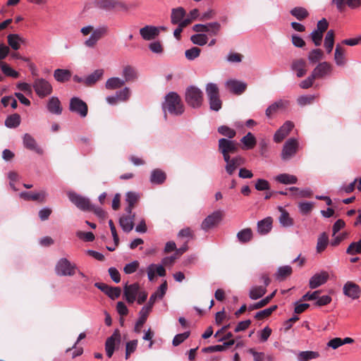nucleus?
Here are the masks:
<instances>
[{
	"label": "nucleus",
	"instance_id": "obj_35",
	"mask_svg": "<svg viewBox=\"0 0 361 361\" xmlns=\"http://www.w3.org/2000/svg\"><path fill=\"white\" fill-rule=\"evenodd\" d=\"M345 49L340 44H337L336 46L335 49V54H334V59L336 61V63L338 66H344L345 63Z\"/></svg>",
	"mask_w": 361,
	"mask_h": 361
},
{
	"label": "nucleus",
	"instance_id": "obj_49",
	"mask_svg": "<svg viewBox=\"0 0 361 361\" xmlns=\"http://www.w3.org/2000/svg\"><path fill=\"white\" fill-rule=\"evenodd\" d=\"M241 142L244 145L246 149H252L257 143L255 137L251 133H248L246 135L243 137Z\"/></svg>",
	"mask_w": 361,
	"mask_h": 361
},
{
	"label": "nucleus",
	"instance_id": "obj_44",
	"mask_svg": "<svg viewBox=\"0 0 361 361\" xmlns=\"http://www.w3.org/2000/svg\"><path fill=\"white\" fill-rule=\"evenodd\" d=\"M276 292V290H274L272 293H271L270 295H269L268 296H267L262 300H260L253 305H250L248 307V310L250 311H252L254 310H258V309H260V308L266 306L271 301V300L274 297Z\"/></svg>",
	"mask_w": 361,
	"mask_h": 361
},
{
	"label": "nucleus",
	"instance_id": "obj_28",
	"mask_svg": "<svg viewBox=\"0 0 361 361\" xmlns=\"http://www.w3.org/2000/svg\"><path fill=\"white\" fill-rule=\"evenodd\" d=\"M135 214L123 216L120 218L119 224L123 231L128 233L131 231L134 227Z\"/></svg>",
	"mask_w": 361,
	"mask_h": 361
},
{
	"label": "nucleus",
	"instance_id": "obj_41",
	"mask_svg": "<svg viewBox=\"0 0 361 361\" xmlns=\"http://www.w3.org/2000/svg\"><path fill=\"white\" fill-rule=\"evenodd\" d=\"M290 14L298 20H303L309 16V12L303 7H295L290 11Z\"/></svg>",
	"mask_w": 361,
	"mask_h": 361
},
{
	"label": "nucleus",
	"instance_id": "obj_14",
	"mask_svg": "<svg viewBox=\"0 0 361 361\" xmlns=\"http://www.w3.org/2000/svg\"><path fill=\"white\" fill-rule=\"evenodd\" d=\"M343 293L353 300L357 299L360 296L361 288L355 283L348 281L343 286Z\"/></svg>",
	"mask_w": 361,
	"mask_h": 361
},
{
	"label": "nucleus",
	"instance_id": "obj_12",
	"mask_svg": "<svg viewBox=\"0 0 361 361\" xmlns=\"http://www.w3.org/2000/svg\"><path fill=\"white\" fill-rule=\"evenodd\" d=\"M140 291V285L137 283L128 285L126 283L123 288V295L128 303H133Z\"/></svg>",
	"mask_w": 361,
	"mask_h": 361
},
{
	"label": "nucleus",
	"instance_id": "obj_8",
	"mask_svg": "<svg viewBox=\"0 0 361 361\" xmlns=\"http://www.w3.org/2000/svg\"><path fill=\"white\" fill-rule=\"evenodd\" d=\"M32 85L36 94L41 98L51 94L53 90L51 85L43 78L35 79Z\"/></svg>",
	"mask_w": 361,
	"mask_h": 361
},
{
	"label": "nucleus",
	"instance_id": "obj_42",
	"mask_svg": "<svg viewBox=\"0 0 361 361\" xmlns=\"http://www.w3.org/2000/svg\"><path fill=\"white\" fill-rule=\"evenodd\" d=\"M334 31L330 30L327 32L324 39V47L328 54L331 53L334 46Z\"/></svg>",
	"mask_w": 361,
	"mask_h": 361
},
{
	"label": "nucleus",
	"instance_id": "obj_25",
	"mask_svg": "<svg viewBox=\"0 0 361 361\" xmlns=\"http://www.w3.org/2000/svg\"><path fill=\"white\" fill-rule=\"evenodd\" d=\"M307 63L303 59H295L292 62L291 69L296 72L298 78L303 77L307 73Z\"/></svg>",
	"mask_w": 361,
	"mask_h": 361
},
{
	"label": "nucleus",
	"instance_id": "obj_51",
	"mask_svg": "<svg viewBox=\"0 0 361 361\" xmlns=\"http://www.w3.org/2000/svg\"><path fill=\"white\" fill-rule=\"evenodd\" d=\"M190 40L194 44L204 46L208 42V37L203 33L195 34L190 37Z\"/></svg>",
	"mask_w": 361,
	"mask_h": 361
},
{
	"label": "nucleus",
	"instance_id": "obj_39",
	"mask_svg": "<svg viewBox=\"0 0 361 361\" xmlns=\"http://www.w3.org/2000/svg\"><path fill=\"white\" fill-rule=\"evenodd\" d=\"M267 293V288L263 286H253L249 293V296L252 300H257L262 298Z\"/></svg>",
	"mask_w": 361,
	"mask_h": 361
},
{
	"label": "nucleus",
	"instance_id": "obj_64",
	"mask_svg": "<svg viewBox=\"0 0 361 361\" xmlns=\"http://www.w3.org/2000/svg\"><path fill=\"white\" fill-rule=\"evenodd\" d=\"M139 198V195L135 192H128L126 194V202L130 205L135 206Z\"/></svg>",
	"mask_w": 361,
	"mask_h": 361
},
{
	"label": "nucleus",
	"instance_id": "obj_2",
	"mask_svg": "<svg viewBox=\"0 0 361 361\" xmlns=\"http://www.w3.org/2000/svg\"><path fill=\"white\" fill-rule=\"evenodd\" d=\"M164 111H168L170 114L179 116L184 112V106L180 96L171 92L166 94L165 102L163 104Z\"/></svg>",
	"mask_w": 361,
	"mask_h": 361
},
{
	"label": "nucleus",
	"instance_id": "obj_47",
	"mask_svg": "<svg viewBox=\"0 0 361 361\" xmlns=\"http://www.w3.org/2000/svg\"><path fill=\"white\" fill-rule=\"evenodd\" d=\"M292 268L290 266L281 267L276 274V279L279 281H283L292 274Z\"/></svg>",
	"mask_w": 361,
	"mask_h": 361
},
{
	"label": "nucleus",
	"instance_id": "obj_26",
	"mask_svg": "<svg viewBox=\"0 0 361 361\" xmlns=\"http://www.w3.org/2000/svg\"><path fill=\"white\" fill-rule=\"evenodd\" d=\"M186 11L183 7H178L171 10V22L173 25H179L185 18Z\"/></svg>",
	"mask_w": 361,
	"mask_h": 361
},
{
	"label": "nucleus",
	"instance_id": "obj_10",
	"mask_svg": "<svg viewBox=\"0 0 361 361\" xmlns=\"http://www.w3.org/2000/svg\"><path fill=\"white\" fill-rule=\"evenodd\" d=\"M69 110L77 113L84 118L87 115L88 106L87 104L78 97H73L70 100Z\"/></svg>",
	"mask_w": 361,
	"mask_h": 361
},
{
	"label": "nucleus",
	"instance_id": "obj_33",
	"mask_svg": "<svg viewBox=\"0 0 361 361\" xmlns=\"http://www.w3.org/2000/svg\"><path fill=\"white\" fill-rule=\"evenodd\" d=\"M279 210L281 212L280 216L279 217L280 224L284 227H290L293 226L294 221L290 216L288 212L281 207H279Z\"/></svg>",
	"mask_w": 361,
	"mask_h": 361
},
{
	"label": "nucleus",
	"instance_id": "obj_60",
	"mask_svg": "<svg viewBox=\"0 0 361 361\" xmlns=\"http://www.w3.org/2000/svg\"><path fill=\"white\" fill-rule=\"evenodd\" d=\"M255 187L259 191L268 190L270 189V184L267 180L259 178L256 180Z\"/></svg>",
	"mask_w": 361,
	"mask_h": 361
},
{
	"label": "nucleus",
	"instance_id": "obj_52",
	"mask_svg": "<svg viewBox=\"0 0 361 361\" xmlns=\"http://www.w3.org/2000/svg\"><path fill=\"white\" fill-rule=\"evenodd\" d=\"M0 67L2 72L6 75L9 77H12L13 78H18L20 75L19 73L12 69L7 63L3 61H0Z\"/></svg>",
	"mask_w": 361,
	"mask_h": 361
},
{
	"label": "nucleus",
	"instance_id": "obj_22",
	"mask_svg": "<svg viewBox=\"0 0 361 361\" xmlns=\"http://www.w3.org/2000/svg\"><path fill=\"white\" fill-rule=\"evenodd\" d=\"M329 279V274L326 271H322L314 274L310 280L309 286L312 289L324 284Z\"/></svg>",
	"mask_w": 361,
	"mask_h": 361
},
{
	"label": "nucleus",
	"instance_id": "obj_13",
	"mask_svg": "<svg viewBox=\"0 0 361 361\" xmlns=\"http://www.w3.org/2000/svg\"><path fill=\"white\" fill-rule=\"evenodd\" d=\"M121 342V334L118 330H116L113 334L109 337L105 342V350L106 355L109 357H111L114 350L116 343Z\"/></svg>",
	"mask_w": 361,
	"mask_h": 361
},
{
	"label": "nucleus",
	"instance_id": "obj_62",
	"mask_svg": "<svg viewBox=\"0 0 361 361\" xmlns=\"http://www.w3.org/2000/svg\"><path fill=\"white\" fill-rule=\"evenodd\" d=\"M323 35L324 33L315 30L311 33L310 37L315 46L319 47L321 45Z\"/></svg>",
	"mask_w": 361,
	"mask_h": 361
},
{
	"label": "nucleus",
	"instance_id": "obj_45",
	"mask_svg": "<svg viewBox=\"0 0 361 361\" xmlns=\"http://www.w3.org/2000/svg\"><path fill=\"white\" fill-rule=\"evenodd\" d=\"M329 244V236L326 233H322L317 239V251L319 253L322 252Z\"/></svg>",
	"mask_w": 361,
	"mask_h": 361
},
{
	"label": "nucleus",
	"instance_id": "obj_48",
	"mask_svg": "<svg viewBox=\"0 0 361 361\" xmlns=\"http://www.w3.org/2000/svg\"><path fill=\"white\" fill-rule=\"evenodd\" d=\"M324 57V52L320 49H315L312 50L308 54V60L310 63H315Z\"/></svg>",
	"mask_w": 361,
	"mask_h": 361
},
{
	"label": "nucleus",
	"instance_id": "obj_57",
	"mask_svg": "<svg viewBox=\"0 0 361 361\" xmlns=\"http://www.w3.org/2000/svg\"><path fill=\"white\" fill-rule=\"evenodd\" d=\"M201 52V49L197 47H193L185 51V56L188 60H194L197 58Z\"/></svg>",
	"mask_w": 361,
	"mask_h": 361
},
{
	"label": "nucleus",
	"instance_id": "obj_9",
	"mask_svg": "<svg viewBox=\"0 0 361 361\" xmlns=\"http://www.w3.org/2000/svg\"><path fill=\"white\" fill-rule=\"evenodd\" d=\"M298 149V142L294 138L288 139L284 144L281 158L283 160L287 161L290 159L296 154Z\"/></svg>",
	"mask_w": 361,
	"mask_h": 361
},
{
	"label": "nucleus",
	"instance_id": "obj_5",
	"mask_svg": "<svg viewBox=\"0 0 361 361\" xmlns=\"http://www.w3.org/2000/svg\"><path fill=\"white\" fill-rule=\"evenodd\" d=\"M238 150V144L226 138L219 140V151L222 154L224 161H228L230 154L236 153Z\"/></svg>",
	"mask_w": 361,
	"mask_h": 361
},
{
	"label": "nucleus",
	"instance_id": "obj_31",
	"mask_svg": "<svg viewBox=\"0 0 361 361\" xmlns=\"http://www.w3.org/2000/svg\"><path fill=\"white\" fill-rule=\"evenodd\" d=\"M104 74V71L102 69H97L94 71L92 73L87 75L84 80V84L86 86H92L97 81L102 79Z\"/></svg>",
	"mask_w": 361,
	"mask_h": 361
},
{
	"label": "nucleus",
	"instance_id": "obj_53",
	"mask_svg": "<svg viewBox=\"0 0 361 361\" xmlns=\"http://www.w3.org/2000/svg\"><path fill=\"white\" fill-rule=\"evenodd\" d=\"M346 253L350 255L361 254V238L357 242L351 243L346 250Z\"/></svg>",
	"mask_w": 361,
	"mask_h": 361
},
{
	"label": "nucleus",
	"instance_id": "obj_30",
	"mask_svg": "<svg viewBox=\"0 0 361 361\" xmlns=\"http://www.w3.org/2000/svg\"><path fill=\"white\" fill-rule=\"evenodd\" d=\"M8 45L14 50H18L20 47V44H24L25 40L18 34H10L7 36Z\"/></svg>",
	"mask_w": 361,
	"mask_h": 361
},
{
	"label": "nucleus",
	"instance_id": "obj_29",
	"mask_svg": "<svg viewBox=\"0 0 361 361\" xmlns=\"http://www.w3.org/2000/svg\"><path fill=\"white\" fill-rule=\"evenodd\" d=\"M123 76L126 82H132L137 80V71L134 67L126 66L123 69Z\"/></svg>",
	"mask_w": 361,
	"mask_h": 361
},
{
	"label": "nucleus",
	"instance_id": "obj_59",
	"mask_svg": "<svg viewBox=\"0 0 361 361\" xmlns=\"http://www.w3.org/2000/svg\"><path fill=\"white\" fill-rule=\"evenodd\" d=\"M137 341L133 340L126 343V359L128 360L131 353H134L137 348Z\"/></svg>",
	"mask_w": 361,
	"mask_h": 361
},
{
	"label": "nucleus",
	"instance_id": "obj_37",
	"mask_svg": "<svg viewBox=\"0 0 361 361\" xmlns=\"http://www.w3.org/2000/svg\"><path fill=\"white\" fill-rule=\"evenodd\" d=\"M54 77L57 81L64 82L70 80L71 72L66 69L58 68L54 71Z\"/></svg>",
	"mask_w": 361,
	"mask_h": 361
},
{
	"label": "nucleus",
	"instance_id": "obj_15",
	"mask_svg": "<svg viewBox=\"0 0 361 361\" xmlns=\"http://www.w3.org/2000/svg\"><path fill=\"white\" fill-rule=\"evenodd\" d=\"M294 124L291 121H286L283 125L276 132L274 140L276 142H281L293 128Z\"/></svg>",
	"mask_w": 361,
	"mask_h": 361
},
{
	"label": "nucleus",
	"instance_id": "obj_32",
	"mask_svg": "<svg viewBox=\"0 0 361 361\" xmlns=\"http://www.w3.org/2000/svg\"><path fill=\"white\" fill-rule=\"evenodd\" d=\"M288 104V102L283 100H279L273 103L266 109V116L270 118L272 115L275 114L279 109L286 108Z\"/></svg>",
	"mask_w": 361,
	"mask_h": 361
},
{
	"label": "nucleus",
	"instance_id": "obj_56",
	"mask_svg": "<svg viewBox=\"0 0 361 361\" xmlns=\"http://www.w3.org/2000/svg\"><path fill=\"white\" fill-rule=\"evenodd\" d=\"M218 132L221 135L227 137L229 139L233 138L235 135L236 132L234 129L229 128L227 126H221L218 128Z\"/></svg>",
	"mask_w": 361,
	"mask_h": 361
},
{
	"label": "nucleus",
	"instance_id": "obj_40",
	"mask_svg": "<svg viewBox=\"0 0 361 361\" xmlns=\"http://www.w3.org/2000/svg\"><path fill=\"white\" fill-rule=\"evenodd\" d=\"M252 231L250 228H244L237 233V238L242 243L250 242L252 239Z\"/></svg>",
	"mask_w": 361,
	"mask_h": 361
},
{
	"label": "nucleus",
	"instance_id": "obj_63",
	"mask_svg": "<svg viewBox=\"0 0 361 361\" xmlns=\"http://www.w3.org/2000/svg\"><path fill=\"white\" fill-rule=\"evenodd\" d=\"M190 336V332H184L183 334H179L175 336L173 339L172 343L174 346H177L183 343L185 339H187Z\"/></svg>",
	"mask_w": 361,
	"mask_h": 361
},
{
	"label": "nucleus",
	"instance_id": "obj_11",
	"mask_svg": "<svg viewBox=\"0 0 361 361\" xmlns=\"http://www.w3.org/2000/svg\"><path fill=\"white\" fill-rule=\"evenodd\" d=\"M69 200L78 208L83 211H89L91 209V202L88 198L81 196L75 192L68 194Z\"/></svg>",
	"mask_w": 361,
	"mask_h": 361
},
{
	"label": "nucleus",
	"instance_id": "obj_7",
	"mask_svg": "<svg viewBox=\"0 0 361 361\" xmlns=\"http://www.w3.org/2000/svg\"><path fill=\"white\" fill-rule=\"evenodd\" d=\"M224 212L221 210L214 212L207 216L201 224V228L205 231L216 227L222 220Z\"/></svg>",
	"mask_w": 361,
	"mask_h": 361
},
{
	"label": "nucleus",
	"instance_id": "obj_16",
	"mask_svg": "<svg viewBox=\"0 0 361 361\" xmlns=\"http://www.w3.org/2000/svg\"><path fill=\"white\" fill-rule=\"evenodd\" d=\"M332 4L336 5L340 12L345 11V7L354 9L361 6V0H332Z\"/></svg>",
	"mask_w": 361,
	"mask_h": 361
},
{
	"label": "nucleus",
	"instance_id": "obj_38",
	"mask_svg": "<svg viewBox=\"0 0 361 361\" xmlns=\"http://www.w3.org/2000/svg\"><path fill=\"white\" fill-rule=\"evenodd\" d=\"M275 180L282 184H295L298 182V178L295 176L288 173H281L276 176Z\"/></svg>",
	"mask_w": 361,
	"mask_h": 361
},
{
	"label": "nucleus",
	"instance_id": "obj_21",
	"mask_svg": "<svg viewBox=\"0 0 361 361\" xmlns=\"http://www.w3.org/2000/svg\"><path fill=\"white\" fill-rule=\"evenodd\" d=\"M331 71V65L328 62L319 63L312 71V74L316 78H322Z\"/></svg>",
	"mask_w": 361,
	"mask_h": 361
},
{
	"label": "nucleus",
	"instance_id": "obj_34",
	"mask_svg": "<svg viewBox=\"0 0 361 361\" xmlns=\"http://www.w3.org/2000/svg\"><path fill=\"white\" fill-rule=\"evenodd\" d=\"M47 109L52 114L57 115L61 114L62 112V108L59 98L56 97H52L48 102Z\"/></svg>",
	"mask_w": 361,
	"mask_h": 361
},
{
	"label": "nucleus",
	"instance_id": "obj_61",
	"mask_svg": "<svg viewBox=\"0 0 361 361\" xmlns=\"http://www.w3.org/2000/svg\"><path fill=\"white\" fill-rule=\"evenodd\" d=\"M209 106L210 109L213 111H218L221 109L222 102L220 99V97L218 96L216 97H214L212 99H209Z\"/></svg>",
	"mask_w": 361,
	"mask_h": 361
},
{
	"label": "nucleus",
	"instance_id": "obj_27",
	"mask_svg": "<svg viewBox=\"0 0 361 361\" xmlns=\"http://www.w3.org/2000/svg\"><path fill=\"white\" fill-rule=\"evenodd\" d=\"M273 219L271 217H267L257 222V231L261 235H266L270 232L272 228Z\"/></svg>",
	"mask_w": 361,
	"mask_h": 361
},
{
	"label": "nucleus",
	"instance_id": "obj_4",
	"mask_svg": "<svg viewBox=\"0 0 361 361\" xmlns=\"http://www.w3.org/2000/svg\"><path fill=\"white\" fill-rule=\"evenodd\" d=\"M157 293H153L148 301V303L144 306L142 310L140 312V317L138 320L137 321L135 326V331L136 333H140V329L144 325V324L146 322L147 319L148 317L149 314L152 311V309L153 307L154 304L155 303L157 300Z\"/></svg>",
	"mask_w": 361,
	"mask_h": 361
},
{
	"label": "nucleus",
	"instance_id": "obj_18",
	"mask_svg": "<svg viewBox=\"0 0 361 361\" xmlns=\"http://www.w3.org/2000/svg\"><path fill=\"white\" fill-rule=\"evenodd\" d=\"M226 162V171L229 175H232L236 169L245 164V159L240 156H238L231 159V157H228V161H225Z\"/></svg>",
	"mask_w": 361,
	"mask_h": 361
},
{
	"label": "nucleus",
	"instance_id": "obj_43",
	"mask_svg": "<svg viewBox=\"0 0 361 361\" xmlns=\"http://www.w3.org/2000/svg\"><path fill=\"white\" fill-rule=\"evenodd\" d=\"M126 83L123 79L119 78H111L107 80L106 82V88L109 90H114L117 88H120L123 86Z\"/></svg>",
	"mask_w": 361,
	"mask_h": 361
},
{
	"label": "nucleus",
	"instance_id": "obj_19",
	"mask_svg": "<svg viewBox=\"0 0 361 361\" xmlns=\"http://www.w3.org/2000/svg\"><path fill=\"white\" fill-rule=\"evenodd\" d=\"M140 34L145 40H152L159 34V30L157 27L152 25H146L140 30Z\"/></svg>",
	"mask_w": 361,
	"mask_h": 361
},
{
	"label": "nucleus",
	"instance_id": "obj_17",
	"mask_svg": "<svg viewBox=\"0 0 361 361\" xmlns=\"http://www.w3.org/2000/svg\"><path fill=\"white\" fill-rule=\"evenodd\" d=\"M226 85L230 92L238 95L243 94L247 88L246 83L236 80H228Z\"/></svg>",
	"mask_w": 361,
	"mask_h": 361
},
{
	"label": "nucleus",
	"instance_id": "obj_3",
	"mask_svg": "<svg viewBox=\"0 0 361 361\" xmlns=\"http://www.w3.org/2000/svg\"><path fill=\"white\" fill-rule=\"evenodd\" d=\"M185 101L192 108H199L203 102V93L197 87L190 86L185 92Z\"/></svg>",
	"mask_w": 361,
	"mask_h": 361
},
{
	"label": "nucleus",
	"instance_id": "obj_36",
	"mask_svg": "<svg viewBox=\"0 0 361 361\" xmlns=\"http://www.w3.org/2000/svg\"><path fill=\"white\" fill-rule=\"evenodd\" d=\"M166 178V173L160 169H154L152 171L150 176V181L153 184H162Z\"/></svg>",
	"mask_w": 361,
	"mask_h": 361
},
{
	"label": "nucleus",
	"instance_id": "obj_50",
	"mask_svg": "<svg viewBox=\"0 0 361 361\" xmlns=\"http://www.w3.org/2000/svg\"><path fill=\"white\" fill-rule=\"evenodd\" d=\"M20 123V116L18 114H13L7 117L5 125L8 128H16Z\"/></svg>",
	"mask_w": 361,
	"mask_h": 361
},
{
	"label": "nucleus",
	"instance_id": "obj_46",
	"mask_svg": "<svg viewBox=\"0 0 361 361\" xmlns=\"http://www.w3.org/2000/svg\"><path fill=\"white\" fill-rule=\"evenodd\" d=\"M319 357V354L316 351H302L298 355V361H310Z\"/></svg>",
	"mask_w": 361,
	"mask_h": 361
},
{
	"label": "nucleus",
	"instance_id": "obj_23",
	"mask_svg": "<svg viewBox=\"0 0 361 361\" xmlns=\"http://www.w3.org/2000/svg\"><path fill=\"white\" fill-rule=\"evenodd\" d=\"M20 197L27 201L32 200L43 203L46 200L47 193L45 191H41L37 193L31 192H22Z\"/></svg>",
	"mask_w": 361,
	"mask_h": 361
},
{
	"label": "nucleus",
	"instance_id": "obj_54",
	"mask_svg": "<svg viewBox=\"0 0 361 361\" xmlns=\"http://www.w3.org/2000/svg\"><path fill=\"white\" fill-rule=\"evenodd\" d=\"M276 309L277 305L271 306L267 309L257 312L255 315V318L258 320L264 319L269 317L272 314V312L275 311Z\"/></svg>",
	"mask_w": 361,
	"mask_h": 361
},
{
	"label": "nucleus",
	"instance_id": "obj_24",
	"mask_svg": "<svg viewBox=\"0 0 361 361\" xmlns=\"http://www.w3.org/2000/svg\"><path fill=\"white\" fill-rule=\"evenodd\" d=\"M23 145L27 149L34 151L39 154H42L43 153L42 149L37 146L35 138L28 133L24 135Z\"/></svg>",
	"mask_w": 361,
	"mask_h": 361
},
{
	"label": "nucleus",
	"instance_id": "obj_6",
	"mask_svg": "<svg viewBox=\"0 0 361 361\" xmlns=\"http://www.w3.org/2000/svg\"><path fill=\"white\" fill-rule=\"evenodd\" d=\"M76 269V265L66 258L60 259L56 265V272L59 276H73Z\"/></svg>",
	"mask_w": 361,
	"mask_h": 361
},
{
	"label": "nucleus",
	"instance_id": "obj_58",
	"mask_svg": "<svg viewBox=\"0 0 361 361\" xmlns=\"http://www.w3.org/2000/svg\"><path fill=\"white\" fill-rule=\"evenodd\" d=\"M221 28V24L218 22L208 23V31L207 32L211 36H216Z\"/></svg>",
	"mask_w": 361,
	"mask_h": 361
},
{
	"label": "nucleus",
	"instance_id": "obj_55",
	"mask_svg": "<svg viewBox=\"0 0 361 361\" xmlns=\"http://www.w3.org/2000/svg\"><path fill=\"white\" fill-rule=\"evenodd\" d=\"M206 92L209 99L219 96V87L214 83H208L207 85Z\"/></svg>",
	"mask_w": 361,
	"mask_h": 361
},
{
	"label": "nucleus",
	"instance_id": "obj_1",
	"mask_svg": "<svg viewBox=\"0 0 361 361\" xmlns=\"http://www.w3.org/2000/svg\"><path fill=\"white\" fill-rule=\"evenodd\" d=\"M81 33L84 36L91 34L90 37L84 42V44L89 48H94L98 41L107 34L108 28L106 27H101L94 29L92 25H87L80 29Z\"/></svg>",
	"mask_w": 361,
	"mask_h": 361
},
{
	"label": "nucleus",
	"instance_id": "obj_20",
	"mask_svg": "<svg viewBox=\"0 0 361 361\" xmlns=\"http://www.w3.org/2000/svg\"><path fill=\"white\" fill-rule=\"evenodd\" d=\"M94 4L98 8L107 11L123 6V4L118 0H95Z\"/></svg>",
	"mask_w": 361,
	"mask_h": 361
}]
</instances>
